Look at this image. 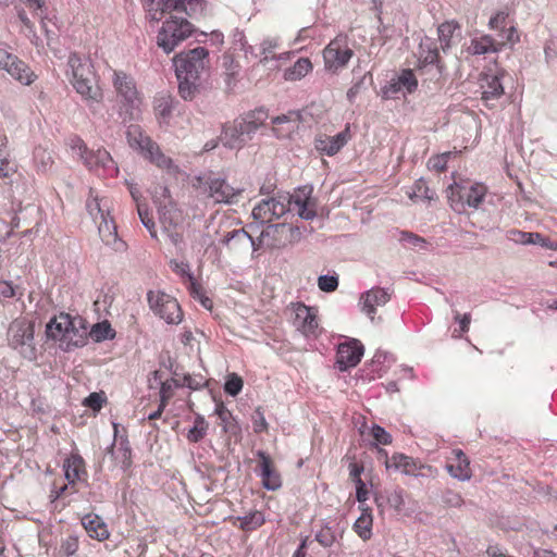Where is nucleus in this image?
I'll return each mask as SVG.
<instances>
[{
  "label": "nucleus",
  "instance_id": "63",
  "mask_svg": "<svg viewBox=\"0 0 557 557\" xmlns=\"http://www.w3.org/2000/svg\"><path fill=\"white\" fill-rule=\"evenodd\" d=\"M356 490L357 500L359 503H364L368 499V490L361 479H358V483H356Z\"/></svg>",
  "mask_w": 557,
  "mask_h": 557
},
{
  "label": "nucleus",
  "instance_id": "18",
  "mask_svg": "<svg viewBox=\"0 0 557 557\" xmlns=\"http://www.w3.org/2000/svg\"><path fill=\"white\" fill-rule=\"evenodd\" d=\"M503 75V72L486 73L482 77V100L487 107H493V101L499 99L504 94V87L500 82Z\"/></svg>",
  "mask_w": 557,
  "mask_h": 557
},
{
  "label": "nucleus",
  "instance_id": "49",
  "mask_svg": "<svg viewBox=\"0 0 557 557\" xmlns=\"http://www.w3.org/2000/svg\"><path fill=\"white\" fill-rule=\"evenodd\" d=\"M318 287L325 293L335 292L338 287L337 275H320L318 277Z\"/></svg>",
  "mask_w": 557,
  "mask_h": 557
},
{
  "label": "nucleus",
  "instance_id": "32",
  "mask_svg": "<svg viewBox=\"0 0 557 557\" xmlns=\"http://www.w3.org/2000/svg\"><path fill=\"white\" fill-rule=\"evenodd\" d=\"M418 57L419 61L423 64H434L438 61L437 48L430 38L421 40Z\"/></svg>",
  "mask_w": 557,
  "mask_h": 557
},
{
  "label": "nucleus",
  "instance_id": "22",
  "mask_svg": "<svg viewBox=\"0 0 557 557\" xmlns=\"http://www.w3.org/2000/svg\"><path fill=\"white\" fill-rule=\"evenodd\" d=\"M280 47L277 38H267L264 39L261 45V54L262 59L260 60V63H262L264 66H268L269 69L277 67V64L275 62L280 60H286L288 59L289 53L283 52L280 54H276L274 51Z\"/></svg>",
  "mask_w": 557,
  "mask_h": 557
},
{
  "label": "nucleus",
  "instance_id": "62",
  "mask_svg": "<svg viewBox=\"0 0 557 557\" xmlns=\"http://www.w3.org/2000/svg\"><path fill=\"white\" fill-rule=\"evenodd\" d=\"M520 40V36L518 34V30L516 29V27L513 26H510L506 32H505V36H504V42L500 44L499 46H503L504 44H510V45H513L516 42H518Z\"/></svg>",
  "mask_w": 557,
  "mask_h": 557
},
{
  "label": "nucleus",
  "instance_id": "1",
  "mask_svg": "<svg viewBox=\"0 0 557 557\" xmlns=\"http://www.w3.org/2000/svg\"><path fill=\"white\" fill-rule=\"evenodd\" d=\"M147 11L151 20L160 21L164 14L170 17L163 23L157 36V45L166 54L191 36L194 26L178 14L195 17L205 10L202 0H148Z\"/></svg>",
  "mask_w": 557,
  "mask_h": 557
},
{
  "label": "nucleus",
  "instance_id": "55",
  "mask_svg": "<svg viewBox=\"0 0 557 557\" xmlns=\"http://www.w3.org/2000/svg\"><path fill=\"white\" fill-rule=\"evenodd\" d=\"M106 398L103 396V393H91L85 400L84 404L94 409V410H100L102 407V404L104 403Z\"/></svg>",
  "mask_w": 557,
  "mask_h": 557
},
{
  "label": "nucleus",
  "instance_id": "33",
  "mask_svg": "<svg viewBox=\"0 0 557 557\" xmlns=\"http://www.w3.org/2000/svg\"><path fill=\"white\" fill-rule=\"evenodd\" d=\"M215 413L219 417L224 432L233 435L239 432V426L231 411L221 403L216 405Z\"/></svg>",
  "mask_w": 557,
  "mask_h": 557
},
{
  "label": "nucleus",
  "instance_id": "39",
  "mask_svg": "<svg viewBox=\"0 0 557 557\" xmlns=\"http://www.w3.org/2000/svg\"><path fill=\"white\" fill-rule=\"evenodd\" d=\"M83 469V459L81 457H72L64 463L65 478L70 483H74L81 476Z\"/></svg>",
  "mask_w": 557,
  "mask_h": 557
},
{
  "label": "nucleus",
  "instance_id": "57",
  "mask_svg": "<svg viewBox=\"0 0 557 557\" xmlns=\"http://www.w3.org/2000/svg\"><path fill=\"white\" fill-rule=\"evenodd\" d=\"M15 172L14 165L8 159L7 154L0 158V177L9 178Z\"/></svg>",
  "mask_w": 557,
  "mask_h": 557
},
{
  "label": "nucleus",
  "instance_id": "6",
  "mask_svg": "<svg viewBox=\"0 0 557 557\" xmlns=\"http://www.w3.org/2000/svg\"><path fill=\"white\" fill-rule=\"evenodd\" d=\"M126 138L129 147L137 150L144 158L160 169L172 168L171 158L163 154L159 146L141 129L139 125L132 124L127 127Z\"/></svg>",
  "mask_w": 557,
  "mask_h": 557
},
{
  "label": "nucleus",
  "instance_id": "23",
  "mask_svg": "<svg viewBox=\"0 0 557 557\" xmlns=\"http://www.w3.org/2000/svg\"><path fill=\"white\" fill-rule=\"evenodd\" d=\"M300 122V113L290 111L287 114H282L272 120L275 125L273 128L277 137H285L298 128Z\"/></svg>",
  "mask_w": 557,
  "mask_h": 557
},
{
  "label": "nucleus",
  "instance_id": "60",
  "mask_svg": "<svg viewBox=\"0 0 557 557\" xmlns=\"http://www.w3.org/2000/svg\"><path fill=\"white\" fill-rule=\"evenodd\" d=\"M163 232L166 234L169 240L174 245L178 246L183 240L182 233L177 230V227H169L163 228Z\"/></svg>",
  "mask_w": 557,
  "mask_h": 557
},
{
  "label": "nucleus",
  "instance_id": "30",
  "mask_svg": "<svg viewBox=\"0 0 557 557\" xmlns=\"http://www.w3.org/2000/svg\"><path fill=\"white\" fill-rule=\"evenodd\" d=\"M361 515L354 524L355 532L363 540L367 541L371 537L372 530V513L369 508L360 507Z\"/></svg>",
  "mask_w": 557,
  "mask_h": 557
},
{
  "label": "nucleus",
  "instance_id": "9",
  "mask_svg": "<svg viewBox=\"0 0 557 557\" xmlns=\"http://www.w3.org/2000/svg\"><path fill=\"white\" fill-rule=\"evenodd\" d=\"M147 300L154 314L163 319L169 324H178L182 322V309L172 296L161 290H150L147 294Z\"/></svg>",
  "mask_w": 557,
  "mask_h": 557
},
{
  "label": "nucleus",
  "instance_id": "51",
  "mask_svg": "<svg viewBox=\"0 0 557 557\" xmlns=\"http://www.w3.org/2000/svg\"><path fill=\"white\" fill-rule=\"evenodd\" d=\"M442 503L449 508H460L465 502L459 493L447 490L442 495Z\"/></svg>",
  "mask_w": 557,
  "mask_h": 557
},
{
  "label": "nucleus",
  "instance_id": "54",
  "mask_svg": "<svg viewBox=\"0 0 557 557\" xmlns=\"http://www.w3.org/2000/svg\"><path fill=\"white\" fill-rule=\"evenodd\" d=\"M371 435L376 444L388 445L392 443V436L380 425H374L371 430Z\"/></svg>",
  "mask_w": 557,
  "mask_h": 557
},
{
  "label": "nucleus",
  "instance_id": "35",
  "mask_svg": "<svg viewBox=\"0 0 557 557\" xmlns=\"http://www.w3.org/2000/svg\"><path fill=\"white\" fill-rule=\"evenodd\" d=\"M160 222L163 228L177 227L181 222V213L170 203L160 208Z\"/></svg>",
  "mask_w": 557,
  "mask_h": 557
},
{
  "label": "nucleus",
  "instance_id": "16",
  "mask_svg": "<svg viewBox=\"0 0 557 557\" xmlns=\"http://www.w3.org/2000/svg\"><path fill=\"white\" fill-rule=\"evenodd\" d=\"M294 325L305 335L314 334L318 329V319L314 308L298 304L294 310Z\"/></svg>",
  "mask_w": 557,
  "mask_h": 557
},
{
  "label": "nucleus",
  "instance_id": "7",
  "mask_svg": "<svg viewBox=\"0 0 557 557\" xmlns=\"http://www.w3.org/2000/svg\"><path fill=\"white\" fill-rule=\"evenodd\" d=\"M486 195V187L481 184L455 182L447 187V198L454 211L461 213L466 208L478 209Z\"/></svg>",
  "mask_w": 557,
  "mask_h": 557
},
{
  "label": "nucleus",
  "instance_id": "41",
  "mask_svg": "<svg viewBox=\"0 0 557 557\" xmlns=\"http://www.w3.org/2000/svg\"><path fill=\"white\" fill-rule=\"evenodd\" d=\"M457 28L458 26L451 22H446L438 26V39L441 41V47L443 51H446L450 48V40Z\"/></svg>",
  "mask_w": 557,
  "mask_h": 557
},
{
  "label": "nucleus",
  "instance_id": "14",
  "mask_svg": "<svg viewBox=\"0 0 557 557\" xmlns=\"http://www.w3.org/2000/svg\"><path fill=\"white\" fill-rule=\"evenodd\" d=\"M352 54V50L347 47L345 39L337 37L323 51L325 67L335 72L344 67Z\"/></svg>",
  "mask_w": 557,
  "mask_h": 557
},
{
  "label": "nucleus",
  "instance_id": "36",
  "mask_svg": "<svg viewBox=\"0 0 557 557\" xmlns=\"http://www.w3.org/2000/svg\"><path fill=\"white\" fill-rule=\"evenodd\" d=\"M312 69L309 59H299L290 69L286 70L285 78L287 81H297L306 76Z\"/></svg>",
  "mask_w": 557,
  "mask_h": 557
},
{
  "label": "nucleus",
  "instance_id": "46",
  "mask_svg": "<svg viewBox=\"0 0 557 557\" xmlns=\"http://www.w3.org/2000/svg\"><path fill=\"white\" fill-rule=\"evenodd\" d=\"M239 520H240V525L243 529L255 530L258 527L263 524L264 517L260 511H255V512H251L249 515H246V516L239 518Z\"/></svg>",
  "mask_w": 557,
  "mask_h": 557
},
{
  "label": "nucleus",
  "instance_id": "52",
  "mask_svg": "<svg viewBox=\"0 0 557 557\" xmlns=\"http://www.w3.org/2000/svg\"><path fill=\"white\" fill-rule=\"evenodd\" d=\"M251 419H252L253 430L256 433H261V432H264L268 430V422H267V420L264 418V413L260 407H258L255 410Z\"/></svg>",
  "mask_w": 557,
  "mask_h": 557
},
{
  "label": "nucleus",
  "instance_id": "34",
  "mask_svg": "<svg viewBox=\"0 0 557 557\" xmlns=\"http://www.w3.org/2000/svg\"><path fill=\"white\" fill-rule=\"evenodd\" d=\"M223 243L230 248L235 249L239 246L247 247L248 245H253V239L245 230L240 228L228 232L224 237Z\"/></svg>",
  "mask_w": 557,
  "mask_h": 557
},
{
  "label": "nucleus",
  "instance_id": "37",
  "mask_svg": "<svg viewBox=\"0 0 557 557\" xmlns=\"http://www.w3.org/2000/svg\"><path fill=\"white\" fill-rule=\"evenodd\" d=\"M86 207L95 222H98V220L103 218L107 212H110L109 200L104 198L99 199L98 197H95L94 199L87 201Z\"/></svg>",
  "mask_w": 557,
  "mask_h": 557
},
{
  "label": "nucleus",
  "instance_id": "40",
  "mask_svg": "<svg viewBox=\"0 0 557 557\" xmlns=\"http://www.w3.org/2000/svg\"><path fill=\"white\" fill-rule=\"evenodd\" d=\"M173 110V100L169 96H162L159 98H156L154 100V112L158 119H162L163 121H166Z\"/></svg>",
  "mask_w": 557,
  "mask_h": 557
},
{
  "label": "nucleus",
  "instance_id": "17",
  "mask_svg": "<svg viewBox=\"0 0 557 557\" xmlns=\"http://www.w3.org/2000/svg\"><path fill=\"white\" fill-rule=\"evenodd\" d=\"M389 298V294L384 288H372L361 295V310L373 321L376 308L386 305Z\"/></svg>",
  "mask_w": 557,
  "mask_h": 557
},
{
  "label": "nucleus",
  "instance_id": "19",
  "mask_svg": "<svg viewBox=\"0 0 557 557\" xmlns=\"http://www.w3.org/2000/svg\"><path fill=\"white\" fill-rule=\"evenodd\" d=\"M418 87V81L411 70H404L396 78L392 79L384 95L387 98L395 97L398 92L411 94Z\"/></svg>",
  "mask_w": 557,
  "mask_h": 557
},
{
  "label": "nucleus",
  "instance_id": "64",
  "mask_svg": "<svg viewBox=\"0 0 557 557\" xmlns=\"http://www.w3.org/2000/svg\"><path fill=\"white\" fill-rule=\"evenodd\" d=\"M506 17H507V14L505 12H498L493 17H491L490 27L498 28L500 26H504Z\"/></svg>",
  "mask_w": 557,
  "mask_h": 557
},
{
  "label": "nucleus",
  "instance_id": "15",
  "mask_svg": "<svg viewBox=\"0 0 557 557\" xmlns=\"http://www.w3.org/2000/svg\"><path fill=\"white\" fill-rule=\"evenodd\" d=\"M363 355V346L358 339L343 343L337 348V367L341 371L356 367Z\"/></svg>",
  "mask_w": 557,
  "mask_h": 557
},
{
  "label": "nucleus",
  "instance_id": "43",
  "mask_svg": "<svg viewBox=\"0 0 557 557\" xmlns=\"http://www.w3.org/2000/svg\"><path fill=\"white\" fill-rule=\"evenodd\" d=\"M109 451L121 462L122 468L126 469L131 465V447L127 442H121L117 448L111 446Z\"/></svg>",
  "mask_w": 557,
  "mask_h": 557
},
{
  "label": "nucleus",
  "instance_id": "5",
  "mask_svg": "<svg viewBox=\"0 0 557 557\" xmlns=\"http://www.w3.org/2000/svg\"><path fill=\"white\" fill-rule=\"evenodd\" d=\"M67 64L70 67L71 83L75 90L87 100L100 101L102 92L97 84V78L89 61L83 60L76 53H72Z\"/></svg>",
  "mask_w": 557,
  "mask_h": 557
},
{
  "label": "nucleus",
  "instance_id": "21",
  "mask_svg": "<svg viewBox=\"0 0 557 557\" xmlns=\"http://www.w3.org/2000/svg\"><path fill=\"white\" fill-rule=\"evenodd\" d=\"M258 457L260 458V475L262 478V484L267 490L275 491L281 487V476L280 474L272 468V462L269 456L259 451Z\"/></svg>",
  "mask_w": 557,
  "mask_h": 557
},
{
  "label": "nucleus",
  "instance_id": "27",
  "mask_svg": "<svg viewBox=\"0 0 557 557\" xmlns=\"http://www.w3.org/2000/svg\"><path fill=\"white\" fill-rule=\"evenodd\" d=\"M10 69H8V74L20 82L23 85H30L35 79L34 72L29 69V66L21 61L17 57L11 62Z\"/></svg>",
  "mask_w": 557,
  "mask_h": 557
},
{
  "label": "nucleus",
  "instance_id": "29",
  "mask_svg": "<svg viewBox=\"0 0 557 557\" xmlns=\"http://www.w3.org/2000/svg\"><path fill=\"white\" fill-rule=\"evenodd\" d=\"M498 49V45L495 40L491 36L485 35L480 38L472 39L467 51L469 54L481 55L490 52H496Z\"/></svg>",
  "mask_w": 557,
  "mask_h": 557
},
{
  "label": "nucleus",
  "instance_id": "48",
  "mask_svg": "<svg viewBox=\"0 0 557 557\" xmlns=\"http://www.w3.org/2000/svg\"><path fill=\"white\" fill-rule=\"evenodd\" d=\"M315 540L323 547H331L336 541V535L335 532L326 525L315 534Z\"/></svg>",
  "mask_w": 557,
  "mask_h": 557
},
{
  "label": "nucleus",
  "instance_id": "12",
  "mask_svg": "<svg viewBox=\"0 0 557 557\" xmlns=\"http://www.w3.org/2000/svg\"><path fill=\"white\" fill-rule=\"evenodd\" d=\"M72 325L73 320L69 314L61 313L60 315L51 319L47 324L46 334L49 338L64 343L66 345V349H70L71 346H83V335H79L78 338L71 336V332H73Z\"/></svg>",
  "mask_w": 557,
  "mask_h": 557
},
{
  "label": "nucleus",
  "instance_id": "10",
  "mask_svg": "<svg viewBox=\"0 0 557 557\" xmlns=\"http://www.w3.org/2000/svg\"><path fill=\"white\" fill-rule=\"evenodd\" d=\"M113 86L120 101L125 107L126 113L129 114L131 119H134V111L137 110L141 103V97L137 90L134 78L124 72L114 71Z\"/></svg>",
  "mask_w": 557,
  "mask_h": 557
},
{
  "label": "nucleus",
  "instance_id": "4",
  "mask_svg": "<svg viewBox=\"0 0 557 557\" xmlns=\"http://www.w3.org/2000/svg\"><path fill=\"white\" fill-rule=\"evenodd\" d=\"M267 114L259 110L248 113L245 117L225 123L219 141L228 149L243 148L263 125Z\"/></svg>",
  "mask_w": 557,
  "mask_h": 557
},
{
  "label": "nucleus",
  "instance_id": "25",
  "mask_svg": "<svg viewBox=\"0 0 557 557\" xmlns=\"http://www.w3.org/2000/svg\"><path fill=\"white\" fill-rule=\"evenodd\" d=\"M456 457V463H450L446 466V470L449 474L460 481H468L472 476V471L470 468V461L465 453L460 449H456L453 451Z\"/></svg>",
  "mask_w": 557,
  "mask_h": 557
},
{
  "label": "nucleus",
  "instance_id": "42",
  "mask_svg": "<svg viewBox=\"0 0 557 557\" xmlns=\"http://www.w3.org/2000/svg\"><path fill=\"white\" fill-rule=\"evenodd\" d=\"M388 505L398 513H406L405 491L403 488H394L387 494Z\"/></svg>",
  "mask_w": 557,
  "mask_h": 557
},
{
  "label": "nucleus",
  "instance_id": "2",
  "mask_svg": "<svg viewBox=\"0 0 557 557\" xmlns=\"http://www.w3.org/2000/svg\"><path fill=\"white\" fill-rule=\"evenodd\" d=\"M292 206L301 219H314L317 216V200L312 197V187L304 186L293 195L276 193L262 199L253 207L251 215L256 222L270 223L290 211Z\"/></svg>",
  "mask_w": 557,
  "mask_h": 557
},
{
  "label": "nucleus",
  "instance_id": "47",
  "mask_svg": "<svg viewBox=\"0 0 557 557\" xmlns=\"http://www.w3.org/2000/svg\"><path fill=\"white\" fill-rule=\"evenodd\" d=\"M137 211H138L139 219H140L141 223L144 224V226L149 231L151 237L156 238L157 232L154 228V222H153L152 218L150 216L148 209L143 203H138Z\"/></svg>",
  "mask_w": 557,
  "mask_h": 557
},
{
  "label": "nucleus",
  "instance_id": "58",
  "mask_svg": "<svg viewBox=\"0 0 557 557\" xmlns=\"http://www.w3.org/2000/svg\"><path fill=\"white\" fill-rule=\"evenodd\" d=\"M160 394H161V404H160L159 408L156 411L151 412L148 416L149 420H156V419L160 418L162 412H163L164 407L166 406V401H168L169 395L166 394V386H165L164 383L162 384Z\"/></svg>",
  "mask_w": 557,
  "mask_h": 557
},
{
  "label": "nucleus",
  "instance_id": "11",
  "mask_svg": "<svg viewBox=\"0 0 557 557\" xmlns=\"http://www.w3.org/2000/svg\"><path fill=\"white\" fill-rule=\"evenodd\" d=\"M71 149L74 154L78 156L89 170H110L115 171L114 161L110 153L104 149L91 150L81 138L71 140Z\"/></svg>",
  "mask_w": 557,
  "mask_h": 557
},
{
  "label": "nucleus",
  "instance_id": "56",
  "mask_svg": "<svg viewBox=\"0 0 557 557\" xmlns=\"http://www.w3.org/2000/svg\"><path fill=\"white\" fill-rule=\"evenodd\" d=\"M77 549L78 541L76 537L70 536L66 540H64L61 544V552L67 557L74 555L77 552Z\"/></svg>",
  "mask_w": 557,
  "mask_h": 557
},
{
  "label": "nucleus",
  "instance_id": "44",
  "mask_svg": "<svg viewBox=\"0 0 557 557\" xmlns=\"http://www.w3.org/2000/svg\"><path fill=\"white\" fill-rule=\"evenodd\" d=\"M410 199H424V200H433L435 197V193L431 190L426 183L422 180L416 182L412 187V191L408 193Z\"/></svg>",
  "mask_w": 557,
  "mask_h": 557
},
{
  "label": "nucleus",
  "instance_id": "28",
  "mask_svg": "<svg viewBox=\"0 0 557 557\" xmlns=\"http://www.w3.org/2000/svg\"><path fill=\"white\" fill-rule=\"evenodd\" d=\"M97 223L98 232L102 242L107 245L115 244L117 239L116 225L110 216V212H107V214L103 215V218H100Z\"/></svg>",
  "mask_w": 557,
  "mask_h": 557
},
{
  "label": "nucleus",
  "instance_id": "26",
  "mask_svg": "<svg viewBox=\"0 0 557 557\" xmlns=\"http://www.w3.org/2000/svg\"><path fill=\"white\" fill-rule=\"evenodd\" d=\"M379 453L383 454L385 457L386 469L400 470L405 474H412L417 470V465L413 459L406 455L394 454L391 458H388L385 450L380 449Z\"/></svg>",
  "mask_w": 557,
  "mask_h": 557
},
{
  "label": "nucleus",
  "instance_id": "38",
  "mask_svg": "<svg viewBox=\"0 0 557 557\" xmlns=\"http://www.w3.org/2000/svg\"><path fill=\"white\" fill-rule=\"evenodd\" d=\"M89 334L94 341L102 342L104 339L113 338L115 335V332L111 327L109 322L103 321V322L94 324Z\"/></svg>",
  "mask_w": 557,
  "mask_h": 557
},
{
  "label": "nucleus",
  "instance_id": "59",
  "mask_svg": "<svg viewBox=\"0 0 557 557\" xmlns=\"http://www.w3.org/2000/svg\"><path fill=\"white\" fill-rule=\"evenodd\" d=\"M224 67H225V71H226V83L227 85L230 86L231 83H232V79L235 78V76L237 75V72H238V65L234 63V61L228 58V57H225L224 58Z\"/></svg>",
  "mask_w": 557,
  "mask_h": 557
},
{
  "label": "nucleus",
  "instance_id": "31",
  "mask_svg": "<svg viewBox=\"0 0 557 557\" xmlns=\"http://www.w3.org/2000/svg\"><path fill=\"white\" fill-rule=\"evenodd\" d=\"M507 237L509 240L516 244H539L541 246H546V238L543 237L540 233H528L519 230H510L507 233Z\"/></svg>",
  "mask_w": 557,
  "mask_h": 557
},
{
  "label": "nucleus",
  "instance_id": "45",
  "mask_svg": "<svg viewBox=\"0 0 557 557\" xmlns=\"http://www.w3.org/2000/svg\"><path fill=\"white\" fill-rule=\"evenodd\" d=\"M208 429V423L203 417L198 416L195 420L194 426L189 430L187 438L189 442L197 443L201 441Z\"/></svg>",
  "mask_w": 557,
  "mask_h": 557
},
{
  "label": "nucleus",
  "instance_id": "53",
  "mask_svg": "<svg viewBox=\"0 0 557 557\" xmlns=\"http://www.w3.org/2000/svg\"><path fill=\"white\" fill-rule=\"evenodd\" d=\"M449 156H450V152L432 157L428 162L429 169L435 170L437 172L444 171L446 169L447 160H448Z\"/></svg>",
  "mask_w": 557,
  "mask_h": 557
},
{
  "label": "nucleus",
  "instance_id": "24",
  "mask_svg": "<svg viewBox=\"0 0 557 557\" xmlns=\"http://www.w3.org/2000/svg\"><path fill=\"white\" fill-rule=\"evenodd\" d=\"M82 524L88 535L98 541H104L109 537V531L107 524L97 515L88 513L82 518Z\"/></svg>",
  "mask_w": 557,
  "mask_h": 557
},
{
  "label": "nucleus",
  "instance_id": "8",
  "mask_svg": "<svg viewBox=\"0 0 557 557\" xmlns=\"http://www.w3.org/2000/svg\"><path fill=\"white\" fill-rule=\"evenodd\" d=\"M9 345L29 360L36 356L34 323L26 319L14 320L8 330Z\"/></svg>",
  "mask_w": 557,
  "mask_h": 557
},
{
  "label": "nucleus",
  "instance_id": "3",
  "mask_svg": "<svg viewBox=\"0 0 557 557\" xmlns=\"http://www.w3.org/2000/svg\"><path fill=\"white\" fill-rule=\"evenodd\" d=\"M173 63L181 97L185 100L194 99L199 92L202 76L209 70V51L205 47H196L176 54Z\"/></svg>",
  "mask_w": 557,
  "mask_h": 557
},
{
  "label": "nucleus",
  "instance_id": "61",
  "mask_svg": "<svg viewBox=\"0 0 557 557\" xmlns=\"http://www.w3.org/2000/svg\"><path fill=\"white\" fill-rule=\"evenodd\" d=\"M73 320V332H71V336L74 338H78L79 335H83V344L85 343L86 329L83 326V320L79 318L72 319Z\"/></svg>",
  "mask_w": 557,
  "mask_h": 557
},
{
  "label": "nucleus",
  "instance_id": "50",
  "mask_svg": "<svg viewBox=\"0 0 557 557\" xmlns=\"http://www.w3.org/2000/svg\"><path fill=\"white\" fill-rule=\"evenodd\" d=\"M242 388H243L242 377L235 373L228 375V377L225 382V385H224V391L231 396H236L240 393Z\"/></svg>",
  "mask_w": 557,
  "mask_h": 557
},
{
  "label": "nucleus",
  "instance_id": "13",
  "mask_svg": "<svg viewBox=\"0 0 557 557\" xmlns=\"http://www.w3.org/2000/svg\"><path fill=\"white\" fill-rule=\"evenodd\" d=\"M205 186L208 197L211 198L214 203H235L238 201L243 191L240 188L231 186L221 177H208L205 182Z\"/></svg>",
  "mask_w": 557,
  "mask_h": 557
},
{
  "label": "nucleus",
  "instance_id": "20",
  "mask_svg": "<svg viewBox=\"0 0 557 557\" xmlns=\"http://www.w3.org/2000/svg\"><path fill=\"white\" fill-rule=\"evenodd\" d=\"M349 139V128L347 127L343 132L335 136H320L315 139V149L324 152L327 156L337 153L342 147H344Z\"/></svg>",
  "mask_w": 557,
  "mask_h": 557
}]
</instances>
